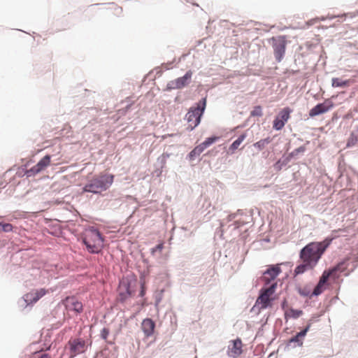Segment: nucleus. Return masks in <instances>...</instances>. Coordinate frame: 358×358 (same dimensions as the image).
Masks as SVG:
<instances>
[{"mask_svg":"<svg viewBox=\"0 0 358 358\" xmlns=\"http://www.w3.org/2000/svg\"><path fill=\"white\" fill-rule=\"evenodd\" d=\"M276 285L277 283L273 282L268 287L262 289L259 296L256 301L255 306L258 307L259 310L266 309L271 306V302L273 300L272 295L275 292Z\"/></svg>","mask_w":358,"mask_h":358,"instance_id":"423d86ee","label":"nucleus"},{"mask_svg":"<svg viewBox=\"0 0 358 358\" xmlns=\"http://www.w3.org/2000/svg\"><path fill=\"white\" fill-rule=\"evenodd\" d=\"M114 175L100 173L94 176L83 188L84 192L94 194L101 193L107 190L113 183Z\"/></svg>","mask_w":358,"mask_h":358,"instance_id":"f03ea898","label":"nucleus"},{"mask_svg":"<svg viewBox=\"0 0 358 358\" xmlns=\"http://www.w3.org/2000/svg\"><path fill=\"white\" fill-rule=\"evenodd\" d=\"M310 329V324L308 325L303 331L298 333L295 336L292 337L289 340V343H297L299 345H302V338L306 336V333Z\"/></svg>","mask_w":358,"mask_h":358,"instance_id":"6ab92c4d","label":"nucleus"},{"mask_svg":"<svg viewBox=\"0 0 358 358\" xmlns=\"http://www.w3.org/2000/svg\"><path fill=\"white\" fill-rule=\"evenodd\" d=\"M46 293L47 291L45 289L33 290L24 295V300L28 303H36Z\"/></svg>","mask_w":358,"mask_h":358,"instance_id":"dca6fc26","label":"nucleus"},{"mask_svg":"<svg viewBox=\"0 0 358 358\" xmlns=\"http://www.w3.org/2000/svg\"><path fill=\"white\" fill-rule=\"evenodd\" d=\"M302 310L289 308L287 310H285V317L286 320L288 318H298L302 315Z\"/></svg>","mask_w":358,"mask_h":358,"instance_id":"412c9836","label":"nucleus"},{"mask_svg":"<svg viewBox=\"0 0 358 358\" xmlns=\"http://www.w3.org/2000/svg\"><path fill=\"white\" fill-rule=\"evenodd\" d=\"M246 138V134H241L231 145H230V148H229V150H231V151H234L236 150V149H238V148L239 147V145L242 143V142L245 140V138Z\"/></svg>","mask_w":358,"mask_h":358,"instance_id":"b1692460","label":"nucleus"},{"mask_svg":"<svg viewBox=\"0 0 358 358\" xmlns=\"http://www.w3.org/2000/svg\"><path fill=\"white\" fill-rule=\"evenodd\" d=\"M13 229V226L9 223H1L0 222V232H10Z\"/></svg>","mask_w":358,"mask_h":358,"instance_id":"a878e982","label":"nucleus"},{"mask_svg":"<svg viewBox=\"0 0 358 358\" xmlns=\"http://www.w3.org/2000/svg\"><path fill=\"white\" fill-rule=\"evenodd\" d=\"M334 107V103L330 99H326L323 103H318L309 112L310 117H315L328 112Z\"/></svg>","mask_w":358,"mask_h":358,"instance_id":"9b49d317","label":"nucleus"},{"mask_svg":"<svg viewBox=\"0 0 358 358\" xmlns=\"http://www.w3.org/2000/svg\"><path fill=\"white\" fill-rule=\"evenodd\" d=\"M357 13H358V10H357Z\"/></svg>","mask_w":358,"mask_h":358,"instance_id":"f704fd0d","label":"nucleus"},{"mask_svg":"<svg viewBox=\"0 0 358 358\" xmlns=\"http://www.w3.org/2000/svg\"><path fill=\"white\" fill-rule=\"evenodd\" d=\"M333 238H325L320 242H311L303 247L299 253L301 263L294 269V275H299L313 270L329 246Z\"/></svg>","mask_w":358,"mask_h":358,"instance_id":"f257e3e1","label":"nucleus"},{"mask_svg":"<svg viewBox=\"0 0 358 358\" xmlns=\"http://www.w3.org/2000/svg\"><path fill=\"white\" fill-rule=\"evenodd\" d=\"M206 106V98L203 99L197 103L196 107H192L186 114V120L189 124L188 127L190 130L194 129L199 125Z\"/></svg>","mask_w":358,"mask_h":358,"instance_id":"39448f33","label":"nucleus"},{"mask_svg":"<svg viewBox=\"0 0 358 358\" xmlns=\"http://www.w3.org/2000/svg\"><path fill=\"white\" fill-rule=\"evenodd\" d=\"M271 41L275 59L280 62L285 53L287 37L285 36L272 37Z\"/></svg>","mask_w":358,"mask_h":358,"instance_id":"6e6552de","label":"nucleus"},{"mask_svg":"<svg viewBox=\"0 0 358 358\" xmlns=\"http://www.w3.org/2000/svg\"><path fill=\"white\" fill-rule=\"evenodd\" d=\"M281 273V268L278 265L272 266L268 268L263 274L262 280L265 285H268L271 281Z\"/></svg>","mask_w":358,"mask_h":358,"instance_id":"2eb2a0df","label":"nucleus"},{"mask_svg":"<svg viewBox=\"0 0 358 358\" xmlns=\"http://www.w3.org/2000/svg\"><path fill=\"white\" fill-rule=\"evenodd\" d=\"M192 76V71H188L186 72L184 76L178 78L173 80H171L169 83V87L171 89H181L184 87L187 86L189 83Z\"/></svg>","mask_w":358,"mask_h":358,"instance_id":"ddd939ff","label":"nucleus"},{"mask_svg":"<svg viewBox=\"0 0 358 358\" xmlns=\"http://www.w3.org/2000/svg\"><path fill=\"white\" fill-rule=\"evenodd\" d=\"M271 142V138L269 137L261 139L260 141L254 143V146L259 150H262L265 147Z\"/></svg>","mask_w":358,"mask_h":358,"instance_id":"5701e85b","label":"nucleus"},{"mask_svg":"<svg viewBox=\"0 0 358 358\" xmlns=\"http://www.w3.org/2000/svg\"><path fill=\"white\" fill-rule=\"evenodd\" d=\"M62 303L67 311H71L76 314H80L83 310V306L75 296H67L63 301Z\"/></svg>","mask_w":358,"mask_h":358,"instance_id":"1a4fd4ad","label":"nucleus"},{"mask_svg":"<svg viewBox=\"0 0 358 358\" xmlns=\"http://www.w3.org/2000/svg\"><path fill=\"white\" fill-rule=\"evenodd\" d=\"M219 138L218 137H216V136H214V137H210V138H208L206 139L205 141H203L202 143H201L202 145V146L204 148V149L207 148L208 147H209L211 144H213V143H215Z\"/></svg>","mask_w":358,"mask_h":358,"instance_id":"bb28decb","label":"nucleus"},{"mask_svg":"<svg viewBox=\"0 0 358 358\" xmlns=\"http://www.w3.org/2000/svg\"><path fill=\"white\" fill-rule=\"evenodd\" d=\"M251 116H257L261 117L263 115L262 108L260 106H257L254 108V109L251 111Z\"/></svg>","mask_w":358,"mask_h":358,"instance_id":"cd10ccee","label":"nucleus"},{"mask_svg":"<svg viewBox=\"0 0 358 358\" xmlns=\"http://www.w3.org/2000/svg\"><path fill=\"white\" fill-rule=\"evenodd\" d=\"M65 350L69 351L70 358H73L76 356L86 351V342L85 340L80 338H71L68 341L65 347Z\"/></svg>","mask_w":358,"mask_h":358,"instance_id":"0eeeda50","label":"nucleus"},{"mask_svg":"<svg viewBox=\"0 0 358 358\" xmlns=\"http://www.w3.org/2000/svg\"><path fill=\"white\" fill-rule=\"evenodd\" d=\"M305 150H306V148L303 146H301L299 148L296 149L294 150V152H296V153L297 152H303L305 151Z\"/></svg>","mask_w":358,"mask_h":358,"instance_id":"7c9ffc66","label":"nucleus"},{"mask_svg":"<svg viewBox=\"0 0 358 358\" xmlns=\"http://www.w3.org/2000/svg\"><path fill=\"white\" fill-rule=\"evenodd\" d=\"M109 335V329L108 328H103L101 331V336L103 339L106 340Z\"/></svg>","mask_w":358,"mask_h":358,"instance_id":"c85d7f7f","label":"nucleus"},{"mask_svg":"<svg viewBox=\"0 0 358 358\" xmlns=\"http://www.w3.org/2000/svg\"><path fill=\"white\" fill-rule=\"evenodd\" d=\"M347 268V266L345 265V261L338 263L336 266L333 268L325 270L322 276L320 278V280L317 285L313 289V295L318 296L323 292V291L326 289V285L328 281V279L330 277H333L334 278H337L336 275L337 272H344Z\"/></svg>","mask_w":358,"mask_h":358,"instance_id":"20e7f679","label":"nucleus"},{"mask_svg":"<svg viewBox=\"0 0 358 358\" xmlns=\"http://www.w3.org/2000/svg\"><path fill=\"white\" fill-rule=\"evenodd\" d=\"M292 112V110L289 107L282 108L273 120V129L275 130L282 129L284 127L285 123L290 118V113Z\"/></svg>","mask_w":358,"mask_h":358,"instance_id":"9d476101","label":"nucleus"},{"mask_svg":"<svg viewBox=\"0 0 358 358\" xmlns=\"http://www.w3.org/2000/svg\"><path fill=\"white\" fill-rule=\"evenodd\" d=\"M103 238L94 227L86 229L83 233V242L90 253H99L103 247Z\"/></svg>","mask_w":358,"mask_h":358,"instance_id":"7ed1b4c3","label":"nucleus"},{"mask_svg":"<svg viewBox=\"0 0 358 358\" xmlns=\"http://www.w3.org/2000/svg\"><path fill=\"white\" fill-rule=\"evenodd\" d=\"M358 141V126L356 129L352 132L350 138H349L347 145L352 146L354 145Z\"/></svg>","mask_w":358,"mask_h":358,"instance_id":"393cba45","label":"nucleus"},{"mask_svg":"<svg viewBox=\"0 0 358 358\" xmlns=\"http://www.w3.org/2000/svg\"><path fill=\"white\" fill-rule=\"evenodd\" d=\"M155 328V323L152 320L146 318L143 320L141 323V329L145 337L148 338L151 336L154 333Z\"/></svg>","mask_w":358,"mask_h":358,"instance_id":"f3484780","label":"nucleus"},{"mask_svg":"<svg viewBox=\"0 0 358 358\" xmlns=\"http://www.w3.org/2000/svg\"><path fill=\"white\" fill-rule=\"evenodd\" d=\"M131 295L129 289V284L127 282H122L119 286L118 299L123 302Z\"/></svg>","mask_w":358,"mask_h":358,"instance_id":"a211bd4d","label":"nucleus"},{"mask_svg":"<svg viewBox=\"0 0 358 358\" xmlns=\"http://www.w3.org/2000/svg\"><path fill=\"white\" fill-rule=\"evenodd\" d=\"M204 150L201 144L196 146L189 154L190 160H194L197 156L200 155Z\"/></svg>","mask_w":358,"mask_h":358,"instance_id":"4be33fe9","label":"nucleus"},{"mask_svg":"<svg viewBox=\"0 0 358 358\" xmlns=\"http://www.w3.org/2000/svg\"><path fill=\"white\" fill-rule=\"evenodd\" d=\"M164 248V243H161L158 244L155 248L152 250V253L153 254L156 251H162Z\"/></svg>","mask_w":358,"mask_h":358,"instance_id":"c756f323","label":"nucleus"},{"mask_svg":"<svg viewBox=\"0 0 358 358\" xmlns=\"http://www.w3.org/2000/svg\"><path fill=\"white\" fill-rule=\"evenodd\" d=\"M38 358H50V356L48 354H43Z\"/></svg>","mask_w":358,"mask_h":358,"instance_id":"473e14b6","label":"nucleus"},{"mask_svg":"<svg viewBox=\"0 0 358 358\" xmlns=\"http://www.w3.org/2000/svg\"><path fill=\"white\" fill-rule=\"evenodd\" d=\"M287 308V301H286V300H284V301L282 303V308L285 312V310H288Z\"/></svg>","mask_w":358,"mask_h":358,"instance_id":"2f4dec72","label":"nucleus"},{"mask_svg":"<svg viewBox=\"0 0 358 358\" xmlns=\"http://www.w3.org/2000/svg\"><path fill=\"white\" fill-rule=\"evenodd\" d=\"M50 164V156L45 155L35 166L27 171L28 176L36 175L43 171Z\"/></svg>","mask_w":358,"mask_h":358,"instance_id":"4468645a","label":"nucleus"},{"mask_svg":"<svg viewBox=\"0 0 358 358\" xmlns=\"http://www.w3.org/2000/svg\"><path fill=\"white\" fill-rule=\"evenodd\" d=\"M243 343L240 338L229 342L227 349V355L229 357L237 358L243 352Z\"/></svg>","mask_w":358,"mask_h":358,"instance_id":"f8f14e48","label":"nucleus"},{"mask_svg":"<svg viewBox=\"0 0 358 358\" xmlns=\"http://www.w3.org/2000/svg\"><path fill=\"white\" fill-rule=\"evenodd\" d=\"M174 136V134H167V135H166V136H163V138H165L166 136Z\"/></svg>","mask_w":358,"mask_h":358,"instance_id":"72a5a7b5","label":"nucleus"},{"mask_svg":"<svg viewBox=\"0 0 358 358\" xmlns=\"http://www.w3.org/2000/svg\"><path fill=\"white\" fill-rule=\"evenodd\" d=\"M332 83V87H348L350 85V80H343L341 78H334L332 79L331 80Z\"/></svg>","mask_w":358,"mask_h":358,"instance_id":"aec40b11","label":"nucleus"}]
</instances>
